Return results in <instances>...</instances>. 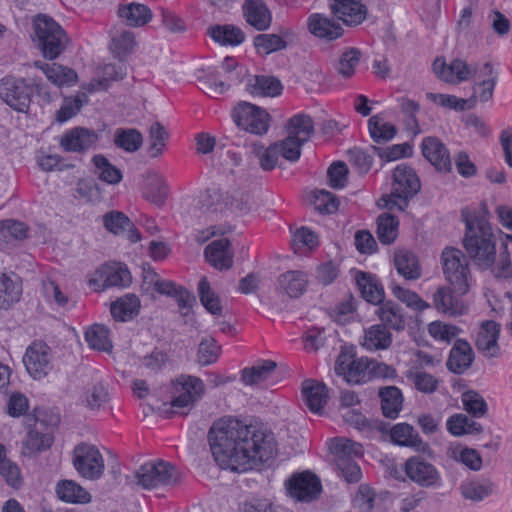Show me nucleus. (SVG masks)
<instances>
[{
  "label": "nucleus",
  "instance_id": "nucleus-23",
  "mask_svg": "<svg viewBox=\"0 0 512 512\" xmlns=\"http://www.w3.org/2000/svg\"><path fill=\"white\" fill-rule=\"evenodd\" d=\"M308 29L314 36L327 41L336 40L343 34V28L339 23L320 13L309 16Z\"/></svg>",
  "mask_w": 512,
  "mask_h": 512
},
{
  "label": "nucleus",
  "instance_id": "nucleus-55",
  "mask_svg": "<svg viewBox=\"0 0 512 512\" xmlns=\"http://www.w3.org/2000/svg\"><path fill=\"white\" fill-rule=\"evenodd\" d=\"M252 151L258 157L259 165L264 171L273 170L276 166L281 167V163L278 162L279 150L275 142L267 148L258 143H253Z\"/></svg>",
  "mask_w": 512,
  "mask_h": 512
},
{
  "label": "nucleus",
  "instance_id": "nucleus-21",
  "mask_svg": "<svg viewBox=\"0 0 512 512\" xmlns=\"http://www.w3.org/2000/svg\"><path fill=\"white\" fill-rule=\"evenodd\" d=\"M474 360V352L471 345L464 339H457L450 350L446 366L455 374L464 373Z\"/></svg>",
  "mask_w": 512,
  "mask_h": 512
},
{
  "label": "nucleus",
  "instance_id": "nucleus-8",
  "mask_svg": "<svg viewBox=\"0 0 512 512\" xmlns=\"http://www.w3.org/2000/svg\"><path fill=\"white\" fill-rule=\"evenodd\" d=\"M233 119L239 128L254 135H264L270 127L268 112L249 102H240L234 108Z\"/></svg>",
  "mask_w": 512,
  "mask_h": 512
},
{
  "label": "nucleus",
  "instance_id": "nucleus-52",
  "mask_svg": "<svg viewBox=\"0 0 512 512\" xmlns=\"http://www.w3.org/2000/svg\"><path fill=\"white\" fill-rule=\"evenodd\" d=\"M399 221L396 216L382 214L377 219V237L384 245L392 244L398 235Z\"/></svg>",
  "mask_w": 512,
  "mask_h": 512
},
{
  "label": "nucleus",
  "instance_id": "nucleus-31",
  "mask_svg": "<svg viewBox=\"0 0 512 512\" xmlns=\"http://www.w3.org/2000/svg\"><path fill=\"white\" fill-rule=\"evenodd\" d=\"M34 65L41 69L46 75L47 79L57 86L73 85L78 80V75L75 70L64 67L58 64L42 63L36 61Z\"/></svg>",
  "mask_w": 512,
  "mask_h": 512
},
{
  "label": "nucleus",
  "instance_id": "nucleus-16",
  "mask_svg": "<svg viewBox=\"0 0 512 512\" xmlns=\"http://www.w3.org/2000/svg\"><path fill=\"white\" fill-rule=\"evenodd\" d=\"M501 326L493 320L482 322L476 335L475 347L486 358H496L500 355L498 339Z\"/></svg>",
  "mask_w": 512,
  "mask_h": 512
},
{
  "label": "nucleus",
  "instance_id": "nucleus-49",
  "mask_svg": "<svg viewBox=\"0 0 512 512\" xmlns=\"http://www.w3.org/2000/svg\"><path fill=\"white\" fill-rule=\"evenodd\" d=\"M198 295L201 304L212 315L220 316L222 314V305L220 297L213 291L206 277H202L198 283Z\"/></svg>",
  "mask_w": 512,
  "mask_h": 512
},
{
  "label": "nucleus",
  "instance_id": "nucleus-36",
  "mask_svg": "<svg viewBox=\"0 0 512 512\" xmlns=\"http://www.w3.org/2000/svg\"><path fill=\"white\" fill-rule=\"evenodd\" d=\"M287 136L305 144L314 133V122L307 114H297L291 117L285 125Z\"/></svg>",
  "mask_w": 512,
  "mask_h": 512
},
{
  "label": "nucleus",
  "instance_id": "nucleus-51",
  "mask_svg": "<svg viewBox=\"0 0 512 512\" xmlns=\"http://www.w3.org/2000/svg\"><path fill=\"white\" fill-rule=\"evenodd\" d=\"M143 143L142 134L134 128H118L114 135V144L126 152H136Z\"/></svg>",
  "mask_w": 512,
  "mask_h": 512
},
{
  "label": "nucleus",
  "instance_id": "nucleus-40",
  "mask_svg": "<svg viewBox=\"0 0 512 512\" xmlns=\"http://www.w3.org/2000/svg\"><path fill=\"white\" fill-rule=\"evenodd\" d=\"M209 36L223 46H237L245 40L244 32L234 25H214L208 29Z\"/></svg>",
  "mask_w": 512,
  "mask_h": 512
},
{
  "label": "nucleus",
  "instance_id": "nucleus-61",
  "mask_svg": "<svg viewBox=\"0 0 512 512\" xmlns=\"http://www.w3.org/2000/svg\"><path fill=\"white\" fill-rule=\"evenodd\" d=\"M104 227L115 235H123L132 227L130 219L122 212L112 211L103 216Z\"/></svg>",
  "mask_w": 512,
  "mask_h": 512
},
{
  "label": "nucleus",
  "instance_id": "nucleus-24",
  "mask_svg": "<svg viewBox=\"0 0 512 512\" xmlns=\"http://www.w3.org/2000/svg\"><path fill=\"white\" fill-rule=\"evenodd\" d=\"M302 395L307 406L314 413H320L329 399L327 386L312 379L302 383Z\"/></svg>",
  "mask_w": 512,
  "mask_h": 512
},
{
  "label": "nucleus",
  "instance_id": "nucleus-7",
  "mask_svg": "<svg viewBox=\"0 0 512 512\" xmlns=\"http://www.w3.org/2000/svg\"><path fill=\"white\" fill-rule=\"evenodd\" d=\"M371 359L368 357L356 358L355 352L352 347H343L337 356L334 365V371L338 376L349 384H362L367 382L369 377V370Z\"/></svg>",
  "mask_w": 512,
  "mask_h": 512
},
{
  "label": "nucleus",
  "instance_id": "nucleus-47",
  "mask_svg": "<svg viewBox=\"0 0 512 512\" xmlns=\"http://www.w3.org/2000/svg\"><path fill=\"white\" fill-rule=\"evenodd\" d=\"M125 76L126 67L123 63L106 64L103 68V78L91 80L88 86V91H105L109 88L110 81L122 80Z\"/></svg>",
  "mask_w": 512,
  "mask_h": 512
},
{
  "label": "nucleus",
  "instance_id": "nucleus-62",
  "mask_svg": "<svg viewBox=\"0 0 512 512\" xmlns=\"http://www.w3.org/2000/svg\"><path fill=\"white\" fill-rule=\"evenodd\" d=\"M167 138L168 133L161 123L155 122L151 125L149 129L148 151L151 153L152 157H157L162 154Z\"/></svg>",
  "mask_w": 512,
  "mask_h": 512
},
{
  "label": "nucleus",
  "instance_id": "nucleus-34",
  "mask_svg": "<svg viewBox=\"0 0 512 512\" xmlns=\"http://www.w3.org/2000/svg\"><path fill=\"white\" fill-rule=\"evenodd\" d=\"M58 498L66 503L86 504L91 501L90 493L73 480H61L56 485Z\"/></svg>",
  "mask_w": 512,
  "mask_h": 512
},
{
  "label": "nucleus",
  "instance_id": "nucleus-12",
  "mask_svg": "<svg viewBox=\"0 0 512 512\" xmlns=\"http://www.w3.org/2000/svg\"><path fill=\"white\" fill-rule=\"evenodd\" d=\"M286 488L290 497L301 502L315 500L322 490L320 479L310 471L294 474L287 480Z\"/></svg>",
  "mask_w": 512,
  "mask_h": 512
},
{
  "label": "nucleus",
  "instance_id": "nucleus-59",
  "mask_svg": "<svg viewBox=\"0 0 512 512\" xmlns=\"http://www.w3.org/2000/svg\"><path fill=\"white\" fill-rule=\"evenodd\" d=\"M313 205L322 214H332L338 210L339 200L335 194L327 190H315L313 192Z\"/></svg>",
  "mask_w": 512,
  "mask_h": 512
},
{
  "label": "nucleus",
  "instance_id": "nucleus-38",
  "mask_svg": "<svg viewBox=\"0 0 512 512\" xmlns=\"http://www.w3.org/2000/svg\"><path fill=\"white\" fill-rule=\"evenodd\" d=\"M392 343V335L389 330L381 325L376 324L365 330V336L362 346L370 351L385 350Z\"/></svg>",
  "mask_w": 512,
  "mask_h": 512
},
{
  "label": "nucleus",
  "instance_id": "nucleus-11",
  "mask_svg": "<svg viewBox=\"0 0 512 512\" xmlns=\"http://www.w3.org/2000/svg\"><path fill=\"white\" fill-rule=\"evenodd\" d=\"M407 477L420 487H438L441 476L437 468L423 456L417 455L408 458L404 465Z\"/></svg>",
  "mask_w": 512,
  "mask_h": 512
},
{
  "label": "nucleus",
  "instance_id": "nucleus-9",
  "mask_svg": "<svg viewBox=\"0 0 512 512\" xmlns=\"http://www.w3.org/2000/svg\"><path fill=\"white\" fill-rule=\"evenodd\" d=\"M73 465L83 478L89 480L101 478L105 468L104 459L98 448L87 443L78 444L74 448Z\"/></svg>",
  "mask_w": 512,
  "mask_h": 512
},
{
  "label": "nucleus",
  "instance_id": "nucleus-43",
  "mask_svg": "<svg viewBox=\"0 0 512 512\" xmlns=\"http://www.w3.org/2000/svg\"><path fill=\"white\" fill-rule=\"evenodd\" d=\"M390 437L393 443L399 446L412 447L420 450L424 443L419 437L414 427L408 423H398L390 431Z\"/></svg>",
  "mask_w": 512,
  "mask_h": 512
},
{
  "label": "nucleus",
  "instance_id": "nucleus-29",
  "mask_svg": "<svg viewBox=\"0 0 512 512\" xmlns=\"http://www.w3.org/2000/svg\"><path fill=\"white\" fill-rule=\"evenodd\" d=\"M141 303L135 294H126L111 303V315L116 321L127 322L140 313Z\"/></svg>",
  "mask_w": 512,
  "mask_h": 512
},
{
  "label": "nucleus",
  "instance_id": "nucleus-50",
  "mask_svg": "<svg viewBox=\"0 0 512 512\" xmlns=\"http://www.w3.org/2000/svg\"><path fill=\"white\" fill-rule=\"evenodd\" d=\"M92 162L95 166L94 173L98 178L108 184H118L122 180L121 171L102 154L95 155L92 158Z\"/></svg>",
  "mask_w": 512,
  "mask_h": 512
},
{
  "label": "nucleus",
  "instance_id": "nucleus-56",
  "mask_svg": "<svg viewBox=\"0 0 512 512\" xmlns=\"http://www.w3.org/2000/svg\"><path fill=\"white\" fill-rule=\"evenodd\" d=\"M462 403L464 409L472 417H483L488 410L485 399L476 391L469 390L462 394Z\"/></svg>",
  "mask_w": 512,
  "mask_h": 512
},
{
  "label": "nucleus",
  "instance_id": "nucleus-26",
  "mask_svg": "<svg viewBox=\"0 0 512 512\" xmlns=\"http://www.w3.org/2000/svg\"><path fill=\"white\" fill-rule=\"evenodd\" d=\"M355 280L363 299L368 303L380 305L384 301V289L375 276L367 272L357 271Z\"/></svg>",
  "mask_w": 512,
  "mask_h": 512
},
{
  "label": "nucleus",
  "instance_id": "nucleus-28",
  "mask_svg": "<svg viewBox=\"0 0 512 512\" xmlns=\"http://www.w3.org/2000/svg\"><path fill=\"white\" fill-rule=\"evenodd\" d=\"M283 86L273 76L256 75L248 79L246 90L253 96L276 97L281 94Z\"/></svg>",
  "mask_w": 512,
  "mask_h": 512
},
{
  "label": "nucleus",
  "instance_id": "nucleus-53",
  "mask_svg": "<svg viewBox=\"0 0 512 512\" xmlns=\"http://www.w3.org/2000/svg\"><path fill=\"white\" fill-rule=\"evenodd\" d=\"M85 340L88 345L100 351H109L112 348L109 340V330L106 326L95 324L85 333Z\"/></svg>",
  "mask_w": 512,
  "mask_h": 512
},
{
  "label": "nucleus",
  "instance_id": "nucleus-20",
  "mask_svg": "<svg viewBox=\"0 0 512 512\" xmlns=\"http://www.w3.org/2000/svg\"><path fill=\"white\" fill-rule=\"evenodd\" d=\"M233 251L227 238L214 240L204 249L207 262L218 270H228L233 265Z\"/></svg>",
  "mask_w": 512,
  "mask_h": 512
},
{
  "label": "nucleus",
  "instance_id": "nucleus-4",
  "mask_svg": "<svg viewBox=\"0 0 512 512\" xmlns=\"http://www.w3.org/2000/svg\"><path fill=\"white\" fill-rule=\"evenodd\" d=\"M421 183L415 171L405 164H399L393 171V183L390 195H384L381 201L384 207L404 211L408 202L420 191Z\"/></svg>",
  "mask_w": 512,
  "mask_h": 512
},
{
  "label": "nucleus",
  "instance_id": "nucleus-64",
  "mask_svg": "<svg viewBox=\"0 0 512 512\" xmlns=\"http://www.w3.org/2000/svg\"><path fill=\"white\" fill-rule=\"evenodd\" d=\"M493 484L490 482H467L461 485V493L464 498L472 501H481L492 494Z\"/></svg>",
  "mask_w": 512,
  "mask_h": 512
},
{
  "label": "nucleus",
  "instance_id": "nucleus-22",
  "mask_svg": "<svg viewBox=\"0 0 512 512\" xmlns=\"http://www.w3.org/2000/svg\"><path fill=\"white\" fill-rule=\"evenodd\" d=\"M246 22L258 31L267 30L272 22L271 12L263 0H246L243 4Z\"/></svg>",
  "mask_w": 512,
  "mask_h": 512
},
{
  "label": "nucleus",
  "instance_id": "nucleus-32",
  "mask_svg": "<svg viewBox=\"0 0 512 512\" xmlns=\"http://www.w3.org/2000/svg\"><path fill=\"white\" fill-rule=\"evenodd\" d=\"M481 76L485 77V79L474 83L472 95L476 96V101L479 99L482 103H486L493 98L498 80V72L490 62H486L482 67Z\"/></svg>",
  "mask_w": 512,
  "mask_h": 512
},
{
  "label": "nucleus",
  "instance_id": "nucleus-18",
  "mask_svg": "<svg viewBox=\"0 0 512 512\" xmlns=\"http://www.w3.org/2000/svg\"><path fill=\"white\" fill-rule=\"evenodd\" d=\"M98 141L94 130L84 127H75L67 131L60 139V146L66 152H84L93 147Z\"/></svg>",
  "mask_w": 512,
  "mask_h": 512
},
{
  "label": "nucleus",
  "instance_id": "nucleus-63",
  "mask_svg": "<svg viewBox=\"0 0 512 512\" xmlns=\"http://www.w3.org/2000/svg\"><path fill=\"white\" fill-rule=\"evenodd\" d=\"M276 146H278V154L283 159L295 163L299 160L301 156V149L304 145L299 140H295L292 137L286 136V138L276 141Z\"/></svg>",
  "mask_w": 512,
  "mask_h": 512
},
{
  "label": "nucleus",
  "instance_id": "nucleus-41",
  "mask_svg": "<svg viewBox=\"0 0 512 512\" xmlns=\"http://www.w3.org/2000/svg\"><path fill=\"white\" fill-rule=\"evenodd\" d=\"M118 15L127 25L140 27L148 23L152 18V11L144 4L130 3L119 7Z\"/></svg>",
  "mask_w": 512,
  "mask_h": 512
},
{
  "label": "nucleus",
  "instance_id": "nucleus-39",
  "mask_svg": "<svg viewBox=\"0 0 512 512\" xmlns=\"http://www.w3.org/2000/svg\"><path fill=\"white\" fill-rule=\"evenodd\" d=\"M457 296L459 295L454 292L453 288L441 287L433 296L434 306L438 311L449 315L462 314L463 305Z\"/></svg>",
  "mask_w": 512,
  "mask_h": 512
},
{
  "label": "nucleus",
  "instance_id": "nucleus-1",
  "mask_svg": "<svg viewBox=\"0 0 512 512\" xmlns=\"http://www.w3.org/2000/svg\"><path fill=\"white\" fill-rule=\"evenodd\" d=\"M208 441L217 464L235 472L253 469L272 459L277 451L272 433L233 418L215 422Z\"/></svg>",
  "mask_w": 512,
  "mask_h": 512
},
{
  "label": "nucleus",
  "instance_id": "nucleus-48",
  "mask_svg": "<svg viewBox=\"0 0 512 512\" xmlns=\"http://www.w3.org/2000/svg\"><path fill=\"white\" fill-rule=\"evenodd\" d=\"M426 97L442 107L458 112L473 109L476 106V96L471 95L468 99L458 98L454 95L428 92Z\"/></svg>",
  "mask_w": 512,
  "mask_h": 512
},
{
  "label": "nucleus",
  "instance_id": "nucleus-15",
  "mask_svg": "<svg viewBox=\"0 0 512 512\" xmlns=\"http://www.w3.org/2000/svg\"><path fill=\"white\" fill-rule=\"evenodd\" d=\"M476 69V66L468 65L459 58L452 60L450 64H447L442 58H436L433 62V71L437 77L450 84L468 80L475 74Z\"/></svg>",
  "mask_w": 512,
  "mask_h": 512
},
{
  "label": "nucleus",
  "instance_id": "nucleus-57",
  "mask_svg": "<svg viewBox=\"0 0 512 512\" xmlns=\"http://www.w3.org/2000/svg\"><path fill=\"white\" fill-rule=\"evenodd\" d=\"M360 56L361 52L357 48L352 47L345 50L336 64L337 72L345 78L351 77L360 62Z\"/></svg>",
  "mask_w": 512,
  "mask_h": 512
},
{
  "label": "nucleus",
  "instance_id": "nucleus-5",
  "mask_svg": "<svg viewBox=\"0 0 512 512\" xmlns=\"http://www.w3.org/2000/svg\"><path fill=\"white\" fill-rule=\"evenodd\" d=\"M441 263L445 279L458 295H465L469 289L471 272L464 253L455 247H446L441 253Z\"/></svg>",
  "mask_w": 512,
  "mask_h": 512
},
{
  "label": "nucleus",
  "instance_id": "nucleus-30",
  "mask_svg": "<svg viewBox=\"0 0 512 512\" xmlns=\"http://www.w3.org/2000/svg\"><path fill=\"white\" fill-rule=\"evenodd\" d=\"M307 284V274L300 270L286 271L278 277L279 289L290 298L301 296L305 292Z\"/></svg>",
  "mask_w": 512,
  "mask_h": 512
},
{
  "label": "nucleus",
  "instance_id": "nucleus-45",
  "mask_svg": "<svg viewBox=\"0 0 512 512\" xmlns=\"http://www.w3.org/2000/svg\"><path fill=\"white\" fill-rule=\"evenodd\" d=\"M335 464L352 461L354 457L363 454V447L360 443L346 438H336L331 448Z\"/></svg>",
  "mask_w": 512,
  "mask_h": 512
},
{
  "label": "nucleus",
  "instance_id": "nucleus-44",
  "mask_svg": "<svg viewBox=\"0 0 512 512\" xmlns=\"http://www.w3.org/2000/svg\"><path fill=\"white\" fill-rule=\"evenodd\" d=\"M368 131L373 142L384 144L391 141L397 134V128L385 122L380 115H374L368 120Z\"/></svg>",
  "mask_w": 512,
  "mask_h": 512
},
{
  "label": "nucleus",
  "instance_id": "nucleus-37",
  "mask_svg": "<svg viewBox=\"0 0 512 512\" xmlns=\"http://www.w3.org/2000/svg\"><path fill=\"white\" fill-rule=\"evenodd\" d=\"M228 192L218 188L206 189L199 198V207L206 213L218 214L227 211Z\"/></svg>",
  "mask_w": 512,
  "mask_h": 512
},
{
  "label": "nucleus",
  "instance_id": "nucleus-27",
  "mask_svg": "<svg viewBox=\"0 0 512 512\" xmlns=\"http://www.w3.org/2000/svg\"><path fill=\"white\" fill-rule=\"evenodd\" d=\"M153 286L159 294L174 298L181 309L191 308L196 301L192 293L173 281L159 278Z\"/></svg>",
  "mask_w": 512,
  "mask_h": 512
},
{
  "label": "nucleus",
  "instance_id": "nucleus-58",
  "mask_svg": "<svg viewBox=\"0 0 512 512\" xmlns=\"http://www.w3.org/2000/svg\"><path fill=\"white\" fill-rule=\"evenodd\" d=\"M134 46L135 39L133 33L124 31L112 38L109 48L115 57L122 60L132 52Z\"/></svg>",
  "mask_w": 512,
  "mask_h": 512
},
{
  "label": "nucleus",
  "instance_id": "nucleus-3",
  "mask_svg": "<svg viewBox=\"0 0 512 512\" xmlns=\"http://www.w3.org/2000/svg\"><path fill=\"white\" fill-rule=\"evenodd\" d=\"M33 30L32 40L45 59L54 60L66 49L67 35L52 17L36 15L33 19Z\"/></svg>",
  "mask_w": 512,
  "mask_h": 512
},
{
  "label": "nucleus",
  "instance_id": "nucleus-6",
  "mask_svg": "<svg viewBox=\"0 0 512 512\" xmlns=\"http://www.w3.org/2000/svg\"><path fill=\"white\" fill-rule=\"evenodd\" d=\"M136 483L150 490L161 486H173L181 479V472L175 465L164 460L149 461L135 472Z\"/></svg>",
  "mask_w": 512,
  "mask_h": 512
},
{
  "label": "nucleus",
  "instance_id": "nucleus-14",
  "mask_svg": "<svg viewBox=\"0 0 512 512\" xmlns=\"http://www.w3.org/2000/svg\"><path fill=\"white\" fill-rule=\"evenodd\" d=\"M49 351V347L43 342H34L27 348L23 363L34 379L44 378L51 370Z\"/></svg>",
  "mask_w": 512,
  "mask_h": 512
},
{
  "label": "nucleus",
  "instance_id": "nucleus-25",
  "mask_svg": "<svg viewBox=\"0 0 512 512\" xmlns=\"http://www.w3.org/2000/svg\"><path fill=\"white\" fill-rule=\"evenodd\" d=\"M22 295V283L15 274L0 272V310H8L19 302Z\"/></svg>",
  "mask_w": 512,
  "mask_h": 512
},
{
  "label": "nucleus",
  "instance_id": "nucleus-13",
  "mask_svg": "<svg viewBox=\"0 0 512 512\" xmlns=\"http://www.w3.org/2000/svg\"><path fill=\"white\" fill-rule=\"evenodd\" d=\"M176 385L179 395L173 398L170 406L178 410L191 409L205 392L203 381L192 375H181L177 379Z\"/></svg>",
  "mask_w": 512,
  "mask_h": 512
},
{
  "label": "nucleus",
  "instance_id": "nucleus-2",
  "mask_svg": "<svg viewBox=\"0 0 512 512\" xmlns=\"http://www.w3.org/2000/svg\"><path fill=\"white\" fill-rule=\"evenodd\" d=\"M465 223L463 246L474 264L480 269L493 268L496 261V244L490 223L484 217L472 219L466 209L461 211Z\"/></svg>",
  "mask_w": 512,
  "mask_h": 512
},
{
  "label": "nucleus",
  "instance_id": "nucleus-10",
  "mask_svg": "<svg viewBox=\"0 0 512 512\" xmlns=\"http://www.w3.org/2000/svg\"><path fill=\"white\" fill-rule=\"evenodd\" d=\"M33 93V87L22 78L8 76L0 81V98L18 112L28 110Z\"/></svg>",
  "mask_w": 512,
  "mask_h": 512
},
{
  "label": "nucleus",
  "instance_id": "nucleus-42",
  "mask_svg": "<svg viewBox=\"0 0 512 512\" xmlns=\"http://www.w3.org/2000/svg\"><path fill=\"white\" fill-rule=\"evenodd\" d=\"M397 272L405 279L414 280L421 276L417 257L409 250H397L394 254Z\"/></svg>",
  "mask_w": 512,
  "mask_h": 512
},
{
  "label": "nucleus",
  "instance_id": "nucleus-33",
  "mask_svg": "<svg viewBox=\"0 0 512 512\" xmlns=\"http://www.w3.org/2000/svg\"><path fill=\"white\" fill-rule=\"evenodd\" d=\"M381 409L385 417L395 419L398 417L403 405V395L396 386H385L379 389Z\"/></svg>",
  "mask_w": 512,
  "mask_h": 512
},
{
  "label": "nucleus",
  "instance_id": "nucleus-19",
  "mask_svg": "<svg viewBox=\"0 0 512 512\" xmlns=\"http://www.w3.org/2000/svg\"><path fill=\"white\" fill-rule=\"evenodd\" d=\"M423 156L441 172H450L452 162L446 146L437 137H425L421 144Z\"/></svg>",
  "mask_w": 512,
  "mask_h": 512
},
{
  "label": "nucleus",
  "instance_id": "nucleus-60",
  "mask_svg": "<svg viewBox=\"0 0 512 512\" xmlns=\"http://www.w3.org/2000/svg\"><path fill=\"white\" fill-rule=\"evenodd\" d=\"M220 350V346L213 338L202 339L198 347L197 362L202 366L215 363L219 358Z\"/></svg>",
  "mask_w": 512,
  "mask_h": 512
},
{
  "label": "nucleus",
  "instance_id": "nucleus-54",
  "mask_svg": "<svg viewBox=\"0 0 512 512\" xmlns=\"http://www.w3.org/2000/svg\"><path fill=\"white\" fill-rule=\"evenodd\" d=\"M253 43L257 52L264 53L265 55L283 50L287 47L285 38L277 34H258L254 37Z\"/></svg>",
  "mask_w": 512,
  "mask_h": 512
},
{
  "label": "nucleus",
  "instance_id": "nucleus-17",
  "mask_svg": "<svg viewBox=\"0 0 512 512\" xmlns=\"http://www.w3.org/2000/svg\"><path fill=\"white\" fill-rule=\"evenodd\" d=\"M331 12L347 26H357L365 21L367 7L360 0H333Z\"/></svg>",
  "mask_w": 512,
  "mask_h": 512
},
{
  "label": "nucleus",
  "instance_id": "nucleus-46",
  "mask_svg": "<svg viewBox=\"0 0 512 512\" xmlns=\"http://www.w3.org/2000/svg\"><path fill=\"white\" fill-rule=\"evenodd\" d=\"M276 367V362L263 360L255 366L244 368L241 371V381L249 386L259 384L265 381Z\"/></svg>",
  "mask_w": 512,
  "mask_h": 512
},
{
  "label": "nucleus",
  "instance_id": "nucleus-35",
  "mask_svg": "<svg viewBox=\"0 0 512 512\" xmlns=\"http://www.w3.org/2000/svg\"><path fill=\"white\" fill-rule=\"evenodd\" d=\"M377 315L382 322L381 325L396 331L405 329V317L401 306L394 301H386L380 304Z\"/></svg>",
  "mask_w": 512,
  "mask_h": 512
}]
</instances>
